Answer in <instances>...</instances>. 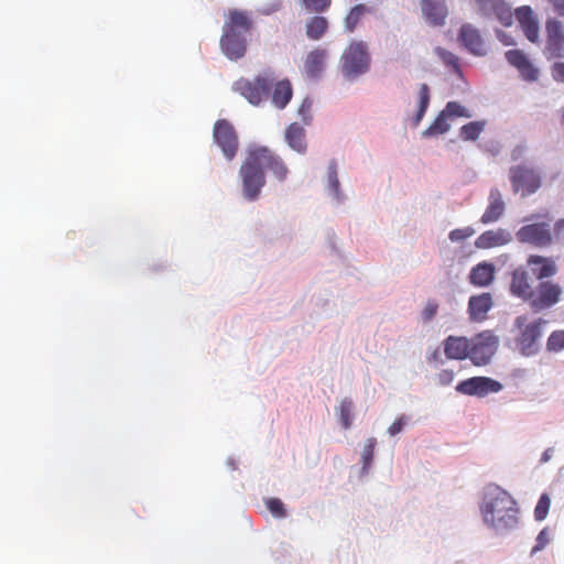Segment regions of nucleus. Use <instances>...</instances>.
<instances>
[{"label": "nucleus", "instance_id": "f257e3e1", "mask_svg": "<svg viewBox=\"0 0 564 564\" xmlns=\"http://www.w3.org/2000/svg\"><path fill=\"white\" fill-rule=\"evenodd\" d=\"M484 524L498 536H506L520 523V509L516 499L498 485H487L479 502Z\"/></svg>", "mask_w": 564, "mask_h": 564}, {"label": "nucleus", "instance_id": "f03ea898", "mask_svg": "<svg viewBox=\"0 0 564 564\" xmlns=\"http://www.w3.org/2000/svg\"><path fill=\"white\" fill-rule=\"evenodd\" d=\"M252 19L249 12L230 10L223 26L220 46L224 54L230 59L241 58L247 51L245 33L252 29Z\"/></svg>", "mask_w": 564, "mask_h": 564}, {"label": "nucleus", "instance_id": "7ed1b4c3", "mask_svg": "<svg viewBox=\"0 0 564 564\" xmlns=\"http://www.w3.org/2000/svg\"><path fill=\"white\" fill-rule=\"evenodd\" d=\"M498 344V337L490 332L480 333L470 340L460 337V360L468 358L475 366H485L496 354Z\"/></svg>", "mask_w": 564, "mask_h": 564}, {"label": "nucleus", "instance_id": "20e7f679", "mask_svg": "<svg viewBox=\"0 0 564 564\" xmlns=\"http://www.w3.org/2000/svg\"><path fill=\"white\" fill-rule=\"evenodd\" d=\"M258 158L254 149H250L239 170L242 194L248 200H256L265 185V174Z\"/></svg>", "mask_w": 564, "mask_h": 564}, {"label": "nucleus", "instance_id": "39448f33", "mask_svg": "<svg viewBox=\"0 0 564 564\" xmlns=\"http://www.w3.org/2000/svg\"><path fill=\"white\" fill-rule=\"evenodd\" d=\"M546 324L547 322L543 318L528 324L524 315H520L514 319V327L519 329L516 345L522 356L531 357L540 351V339L543 335V327Z\"/></svg>", "mask_w": 564, "mask_h": 564}, {"label": "nucleus", "instance_id": "423d86ee", "mask_svg": "<svg viewBox=\"0 0 564 564\" xmlns=\"http://www.w3.org/2000/svg\"><path fill=\"white\" fill-rule=\"evenodd\" d=\"M275 77L271 73L256 76L253 79L239 78L232 89L246 98L251 105L259 106L268 99Z\"/></svg>", "mask_w": 564, "mask_h": 564}, {"label": "nucleus", "instance_id": "0eeeda50", "mask_svg": "<svg viewBox=\"0 0 564 564\" xmlns=\"http://www.w3.org/2000/svg\"><path fill=\"white\" fill-rule=\"evenodd\" d=\"M370 55L367 45L359 41L351 42L341 55V70L346 77L355 78L369 69Z\"/></svg>", "mask_w": 564, "mask_h": 564}, {"label": "nucleus", "instance_id": "6e6552de", "mask_svg": "<svg viewBox=\"0 0 564 564\" xmlns=\"http://www.w3.org/2000/svg\"><path fill=\"white\" fill-rule=\"evenodd\" d=\"M563 289L552 281H540L532 290L528 303L533 312L539 313L555 306L562 299Z\"/></svg>", "mask_w": 564, "mask_h": 564}, {"label": "nucleus", "instance_id": "1a4fd4ad", "mask_svg": "<svg viewBox=\"0 0 564 564\" xmlns=\"http://www.w3.org/2000/svg\"><path fill=\"white\" fill-rule=\"evenodd\" d=\"M213 138L225 158L231 161L239 149V140L234 126L226 119L217 120L214 124Z\"/></svg>", "mask_w": 564, "mask_h": 564}, {"label": "nucleus", "instance_id": "9d476101", "mask_svg": "<svg viewBox=\"0 0 564 564\" xmlns=\"http://www.w3.org/2000/svg\"><path fill=\"white\" fill-rule=\"evenodd\" d=\"M510 182L514 193L522 191V195H530L541 186L540 175L525 165L512 166L509 171Z\"/></svg>", "mask_w": 564, "mask_h": 564}, {"label": "nucleus", "instance_id": "9b49d317", "mask_svg": "<svg viewBox=\"0 0 564 564\" xmlns=\"http://www.w3.org/2000/svg\"><path fill=\"white\" fill-rule=\"evenodd\" d=\"M520 242L530 243L535 247H547L552 243L550 224L534 223L522 226L516 234Z\"/></svg>", "mask_w": 564, "mask_h": 564}, {"label": "nucleus", "instance_id": "f8f14e48", "mask_svg": "<svg viewBox=\"0 0 564 564\" xmlns=\"http://www.w3.org/2000/svg\"><path fill=\"white\" fill-rule=\"evenodd\" d=\"M502 388V383L488 377H473L460 381V393L478 398H484L489 393H497Z\"/></svg>", "mask_w": 564, "mask_h": 564}, {"label": "nucleus", "instance_id": "ddd939ff", "mask_svg": "<svg viewBox=\"0 0 564 564\" xmlns=\"http://www.w3.org/2000/svg\"><path fill=\"white\" fill-rule=\"evenodd\" d=\"M262 169L270 171L279 182H284L289 175V169L281 156L267 147L254 148Z\"/></svg>", "mask_w": 564, "mask_h": 564}, {"label": "nucleus", "instance_id": "4468645a", "mask_svg": "<svg viewBox=\"0 0 564 564\" xmlns=\"http://www.w3.org/2000/svg\"><path fill=\"white\" fill-rule=\"evenodd\" d=\"M476 3L481 15L495 17L501 24L511 25V8L505 0H476Z\"/></svg>", "mask_w": 564, "mask_h": 564}, {"label": "nucleus", "instance_id": "2eb2a0df", "mask_svg": "<svg viewBox=\"0 0 564 564\" xmlns=\"http://www.w3.org/2000/svg\"><path fill=\"white\" fill-rule=\"evenodd\" d=\"M547 42L545 53L549 58L564 57V32L560 21L546 22Z\"/></svg>", "mask_w": 564, "mask_h": 564}, {"label": "nucleus", "instance_id": "dca6fc26", "mask_svg": "<svg viewBox=\"0 0 564 564\" xmlns=\"http://www.w3.org/2000/svg\"><path fill=\"white\" fill-rule=\"evenodd\" d=\"M458 116V102L451 101L445 109L435 118L432 124L423 131L424 137H437L447 132L451 128V121Z\"/></svg>", "mask_w": 564, "mask_h": 564}, {"label": "nucleus", "instance_id": "f3484780", "mask_svg": "<svg viewBox=\"0 0 564 564\" xmlns=\"http://www.w3.org/2000/svg\"><path fill=\"white\" fill-rule=\"evenodd\" d=\"M505 56L508 63L519 70L524 80L534 82L538 79V69L522 51L509 50L506 52Z\"/></svg>", "mask_w": 564, "mask_h": 564}, {"label": "nucleus", "instance_id": "a211bd4d", "mask_svg": "<svg viewBox=\"0 0 564 564\" xmlns=\"http://www.w3.org/2000/svg\"><path fill=\"white\" fill-rule=\"evenodd\" d=\"M460 43L474 55L484 56L487 53L485 40L471 24L460 26Z\"/></svg>", "mask_w": 564, "mask_h": 564}, {"label": "nucleus", "instance_id": "6ab92c4d", "mask_svg": "<svg viewBox=\"0 0 564 564\" xmlns=\"http://www.w3.org/2000/svg\"><path fill=\"white\" fill-rule=\"evenodd\" d=\"M421 9L425 20L431 25H443L447 17V8L444 0H422Z\"/></svg>", "mask_w": 564, "mask_h": 564}, {"label": "nucleus", "instance_id": "aec40b11", "mask_svg": "<svg viewBox=\"0 0 564 564\" xmlns=\"http://www.w3.org/2000/svg\"><path fill=\"white\" fill-rule=\"evenodd\" d=\"M492 307L490 293L474 295L469 299L467 313L470 321L481 322L487 317V313Z\"/></svg>", "mask_w": 564, "mask_h": 564}, {"label": "nucleus", "instance_id": "412c9836", "mask_svg": "<svg viewBox=\"0 0 564 564\" xmlns=\"http://www.w3.org/2000/svg\"><path fill=\"white\" fill-rule=\"evenodd\" d=\"M533 288L534 286L530 283V275L528 271L522 268H518L512 272L510 291L513 295L528 302Z\"/></svg>", "mask_w": 564, "mask_h": 564}, {"label": "nucleus", "instance_id": "4be33fe9", "mask_svg": "<svg viewBox=\"0 0 564 564\" xmlns=\"http://www.w3.org/2000/svg\"><path fill=\"white\" fill-rule=\"evenodd\" d=\"M512 240L509 230L499 228L497 230H487L481 234L475 245L480 249H488L492 247L503 246Z\"/></svg>", "mask_w": 564, "mask_h": 564}, {"label": "nucleus", "instance_id": "5701e85b", "mask_svg": "<svg viewBox=\"0 0 564 564\" xmlns=\"http://www.w3.org/2000/svg\"><path fill=\"white\" fill-rule=\"evenodd\" d=\"M327 58V50L316 47L311 51L304 62V69L308 77L317 78L324 70Z\"/></svg>", "mask_w": 564, "mask_h": 564}, {"label": "nucleus", "instance_id": "b1692460", "mask_svg": "<svg viewBox=\"0 0 564 564\" xmlns=\"http://www.w3.org/2000/svg\"><path fill=\"white\" fill-rule=\"evenodd\" d=\"M271 90V102L278 109H284L293 97V88L289 79L274 80Z\"/></svg>", "mask_w": 564, "mask_h": 564}, {"label": "nucleus", "instance_id": "393cba45", "mask_svg": "<svg viewBox=\"0 0 564 564\" xmlns=\"http://www.w3.org/2000/svg\"><path fill=\"white\" fill-rule=\"evenodd\" d=\"M284 139L288 145L300 154L307 150L305 129L297 122H293L285 129Z\"/></svg>", "mask_w": 564, "mask_h": 564}, {"label": "nucleus", "instance_id": "a878e982", "mask_svg": "<svg viewBox=\"0 0 564 564\" xmlns=\"http://www.w3.org/2000/svg\"><path fill=\"white\" fill-rule=\"evenodd\" d=\"M506 205L498 188H492L489 194V205L481 216L484 224L497 221L505 213Z\"/></svg>", "mask_w": 564, "mask_h": 564}, {"label": "nucleus", "instance_id": "bb28decb", "mask_svg": "<svg viewBox=\"0 0 564 564\" xmlns=\"http://www.w3.org/2000/svg\"><path fill=\"white\" fill-rule=\"evenodd\" d=\"M528 264L532 274L540 281H544V279L551 278L557 272L554 261L540 256H531Z\"/></svg>", "mask_w": 564, "mask_h": 564}, {"label": "nucleus", "instance_id": "cd10ccee", "mask_svg": "<svg viewBox=\"0 0 564 564\" xmlns=\"http://www.w3.org/2000/svg\"><path fill=\"white\" fill-rule=\"evenodd\" d=\"M495 267L491 263L482 262L477 264L469 274V280L478 286H487L494 279Z\"/></svg>", "mask_w": 564, "mask_h": 564}, {"label": "nucleus", "instance_id": "c85d7f7f", "mask_svg": "<svg viewBox=\"0 0 564 564\" xmlns=\"http://www.w3.org/2000/svg\"><path fill=\"white\" fill-rule=\"evenodd\" d=\"M328 29V21L326 18L315 15L306 23V36L310 40L317 41L323 37Z\"/></svg>", "mask_w": 564, "mask_h": 564}, {"label": "nucleus", "instance_id": "c756f323", "mask_svg": "<svg viewBox=\"0 0 564 564\" xmlns=\"http://www.w3.org/2000/svg\"><path fill=\"white\" fill-rule=\"evenodd\" d=\"M370 12L369 8L365 4L360 3L351 8L348 14L345 18V28L351 33L357 28L358 23L366 15V13Z\"/></svg>", "mask_w": 564, "mask_h": 564}, {"label": "nucleus", "instance_id": "7c9ffc66", "mask_svg": "<svg viewBox=\"0 0 564 564\" xmlns=\"http://www.w3.org/2000/svg\"><path fill=\"white\" fill-rule=\"evenodd\" d=\"M430 87L427 84H422L419 90V109L413 117V126L417 127L422 121L429 105H430Z\"/></svg>", "mask_w": 564, "mask_h": 564}, {"label": "nucleus", "instance_id": "2f4dec72", "mask_svg": "<svg viewBox=\"0 0 564 564\" xmlns=\"http://www.w3.org/2000/svg\"><path fill=\"white\" fill-rule=\"evenodd\" d=\"M485 129V121H471L460 127V139L475 141Z\"/></svg>", "mask_w": 564, "mask_h": 564}, {"label": "nucleus", "instance_id": "473e14b6", "mask_svg": "<svg viewBox=\"0 0 564 564\" xmlns=\"http://www.w3.org/2000/svg\"><path fill=\"white\" fill-rule=\"evenodd\" d=\"M327 184L330 193L334 195L335 198L340 199V183L338 180V171H337V163L335 161H332L328 165L327 170Z\"/></svg>", "mask_w": 564, "mask_h": 564}, {"label": "nucleus", "instance_id": "72a5a7b5", "mask_svg": "<svg viewBox=\"0 0 564 564\" xmlns=\"http://www.w3.org/2000/svg\"><path fill=\"white\" fill-rule=\"evenodd\" d=\"M352 401L350 399H343L338 406V415L341 423V426L345 430L350 429L352 425Z\"/></svg>", "mask_w": 564, "mask_h": 564}, {"label": "nucleus", "instance_id": "f704fd0d", "mask_svg": "<svg viewBox=\"0 0 564 564\" xmlns=\"http://www.w3.org/2000/svg\"><path fill=\"white\" fill-rule=\"evenodd\" d=\"M551 499L549 495L543 494L541 495L535 509H534V518L538 521H542L546 518L549 510H550Z\"/></svg>", "mask_w": 564, "mask_h": 564}, {"label": "nucleus", "instance_id": "c9c22d12", "mask_svg": "<svg viewBox=\"0 0 564 564\" xmlns=\"http://www.w3.org/2000/svg\"><path fill=\"white\" fill-rule=\"evenodd\" d=\"M302 4L310 12L322 13L328 10L332 0H302Z\"/></svg>", "mask_w": 564, "mask_h": 564}, {"label": "nucleus", "instance_id": "e433bc0d", "mask_svg": "<svg viewBox=\"0 0 564 564\" xmlns=\"http://www.w3.org/2000/svg\"><path fill=\"white\" fill-rule=\"evenodd\" d=\"M377 441L373 437L367 440L362 451L364 469H368L372 463Z\"/></svg>", "mask_w": 564, "mask_h": 564}, {"label": "nucleus", "instance_id": "4c0bfd02", "mask_svg": "<svg viewBox=\"0 0 564 564\" xmlns=\"http://www.w3.org/2000/svg\"><path fill=\"white\" fill-rule=\"evenodd\" d=\"M546 347L551 351L564 349V330L553 332L547 339Z\"/></svg>", "mask_w": 564, "mask_h": 564}, {"label": "nucleus", "instance_id": "58836bf2", "mask_svg": "<svg viewBox=\"0 0 564 564\" xmlns=\"http://www.w3.org/2000/svg\"><path fill=\"white\" fill-rule=\"evenodd\" d=\"M265 506L275 518L286 517V510L284 508V505L279 498H269L265 501Z\"/></svg>", "mask_w": 564, "mask_h": 564}, {"label": "nucleus", "instance_id": "ea45409f", "mask_svg": "<svg viewBox=\"0 0 564 564\" xmlns=\"http://www.w3.org/2000/svg\"><path fill=\"white\" fill-rule=\"evenodd\" d=\"M435 52H436L437 56L447 66H451L455 72H458V59H457V57L453 53H451V52H448V51H446V50H444L442 47H436Z\"/></svg>", "mask_w": 564, "mask_h": 564}, {"label": "nucleus", "instance_id": "a19ab883", "mask_svg": "<svg viewBox=\"0 0 564 564\" xmlns=\"http://www.w3.org/2000/svg\"><path fill=\"white\" fill-rule=\"evenodd\" d=\"M514 15L521 25L532 22L536 18L529 6H522L516 9Z\"/></svg>", "mask_w": 564, "mask_h": 564}, {"label": "nucleus", "instance_id": "79ce46f5", "mask_svg": "<svg viewBox=\"0 0 564 564\" xmlns=\"http://www.w3.org/2000/svg\"><path fill=\"white\" fill-rule=\"evenodd\" d=\"M313 107V100L308 97L304 98L297 112L305 124H310L312 121L311 110Z\"/></svg>", "mask_w": 564, "mask_h": 564}, {"label": "nucleus", "instance_id": "37998d69", "mask_svg": "<svg viewBox=\"0 0 564 564\" xmlns=\"http://www.w3.org/2000/svg\"><path fill=\"white\" fill-rule=\"evenodd\" d=\"M444 352L448 359H458V337L449 336L446 339Z\"/></svg>", "mask_w": 564, "mask_h": 564}, {"label": "nucleus", "instance_id": "c03bdc74", "mask_svg": "<svg viewBox=\"0 0 564 564\" xmlns=\"http://www.w3.org/2000/svg\"><path fill=\"white\" fill-rule=\"evenodd\" d=\"M522 26V30L527 36V39L532 42V43H535L539 39V24H538V20H533L532 22H529V23H525Z\"/></svg>", "mask_w": 564, "mask_h": 564}, {"label": "nucleus", "instance_id": "a18cd8bd", "mask_svg": "<svg viewBox=\"0 0 564 564\" xmlns=\"http://www.w3.org/2000/svg\"><path fill=\"white\" fill-rule=\"evenodd\" d=\"M550 542V533L546 528L540 531L535 539V545L531 550V554L542 551Z\"/></svg>", "mask_w": 564, "mask_h": 564}, {"label": "nucleus", "instance_id": "49530a36", "mask_svg": "<svg viewBox=\"0 0 564 564\" xmlns=\"http://www.w3.org/2000/svg\"><path fill=\"white\" fill-rule=\"evenodd\" d=\"M406 424V417L404 415L398 417L388 429L391 436L399 434Z\"/></svg>", "mask_w": 564, "mask_h": 564}, {"label": "nucleus", "instance_id": "de8ad7c7", "mask_svg": "<svg viewBox=\"0 0 564 564\" xmlns=\"http://www.w3.org/2000/svg\"><path fill=\"white\" fill-rule=\"evenodd\" d=\"M436 312L437 304L434 302H429L422 312V317L425 322H429L435 316Z\"/></svg>", "mask_w": 564, "mask_h": 564}, {"label": "nucleus", "instance_id": "09e8293b", "mask_svg": "<svg viewBox=\"0 0 564 564\" xmlns=\"http://www.w3.org/2000/svg\"><path fill=\"white\" fill-rule=\"evenodd\" d=\"M552 75L555 80L564 82V63H555Z\"/></svg>", "mask_w": 564, "mask_h": 564}, {"label": "nucleus", "instance_id": "8fccbe9b", "mask_svg": "<svg viewBox=\"0 0 564 564\" xmlns=\"http://www.w3.org/2000/svg\"><path fill=\"white\" fill-rule=\"evenodd\" d=\"M454 372L453 371H443L440 373V382L442 384H448L454 380Z\"/></svg>", "mask_w": 564, "mask_h": 564}, {"label": "nucleus", "instance_id": "3c124183", "mask_svg": "<svg viewBox=\"0 0 564 564\" xmlns=\"http://www.w3.org/2000/svg\"><path fill=\"white\" fill-rule=\"evenodd\" d=\"M554 234L557 238H564V219H560L554 225Z\"/></svg>", "mask_w": 564, "mask_h": 564}, {"label": "nucleus", "instance_id": "603ef678", "mask_svg": "<svg viewBox=\"0 0 564 564\" xmlns=\"http://www.w3.org/2000/svg\"><path fill=\"white\" fill-rule=\"evenodd\" d=\"M557 14L564 15V0H550Z\"/></svg>", "mask_w": 564, "mask_h": 564}, {"label": "nucleus", "instance_id": "864d4df0", "mask_svg": "<svg viewBox=\"0 0 564 564\" xmlns=\"http://www.w3.org/2000/svg\"><path fill=\"white\" fill-rule=\"evenodd\" d=\"M554 449L552 447L546 448L540 458L541 464L547 463L553 457Z\"/></svg>", "mask_w": 564, "mask_h": 564}, {"label": "nucleus", "instance_id": "5fc2aeb1", "mask_svg": "<svg viewBox=\"0 0 564 564\" xmlns=\"http://www.w3.org/2000/svg\"><path fill=\"white\" fill-rule=\"evenodd\" d=\"M459 115H460V117H465V118H470L471 117V113L466 108H464L463 106H460Z\"/></svg>", "mask_w": 564, "mask_h": 564}, {"label": "nucleus", "instance_id": "6e6d98bb", "mask_svg": "<svg viewBox=\"0 0 564 564\" xmlns=\"http://www.w3.org/2000/svg\"><path fill=\"white\" fill-rule=\"evenodd\" d=\"M451 240L455 241L458 240V229H454L449 232Z\"/></svg>", "mask_w": 564, "mask_h": 564}, {"label": "nucleus", "instance_id": "4d7b16f0", "mask_svg": "<svg viewBox=\"0 0 564 564\" xmlns=\"http://www.w3.org/2000/svg\"><path fill=\"white\" fill-rule=\"evenodd\" d=\"M470 235L469 230L466 229L464 232L460 230V238L468 237Z\"/></svg>", "mask_w": 564, "mask_h": 564}, {"label": "nucleus", "instance_id": "13d9d810", "mask_svg": "<svg viewBox=\"0 0 564 564\" xmlns=\"http://www.w3.org/2000/svg\"><path fill=\"white\" fill-rule=\"evenodd\" d=\"M440 355H441V352L438 350H436L433 352L432 357L434 360H437Z\"/></svg>", "mask_w": 564, "mask_h": 564}, {"label": "nucleus", "instance_id": "bf43d9fd", "mask_svg": "<svg viewBox=\"0 0 564 564\" xmlns=\"http://www.w3.org/2000/svg\"><path fill=\"white\" fill-rule=\"evenodd\" d=\"M463 84L467 86V84L463 80V77L460 76V86H459L460 91L464 90Z\"/></svg>", "mask_w": 564, "mask_h": 564}, {"label": "nucleus", "instance_id": "052dcab7", "mask_svg": "<svg viewBox=\"0 0 564 564\" xmlns=\"http://www.w3.org/2000/svg\"><path fill=\"white\" fill-rule=\"evenodd\" d=\"M502 41H503V43H505L506 45L512 44L511 42H509V39H506V40H502Z\"/></svg>", "mask_w": 564, "mask_h": 564}, {"label": "nucleus", "instance_id": "680f3d73", "mask_svg": "<svg viewBox=\"0 0 564 564\" xmlns=\"http://www.w3.org/2000/svg\"><path fill=\"white\" fill-rule=\"evenodd\" d=\"M502 41H503V43H505L506 45L512 44L511 42H509V39H506V40H502Z\"/></svg>", "mask_w": 564, "mask_h": 564}]
</instances>
